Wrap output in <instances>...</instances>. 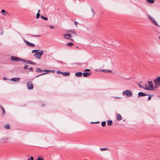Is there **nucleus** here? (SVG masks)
I'll return each instance as SVG.
<instances>
[{
    "label": "nucleus",
    "instance_id": "nucleus-14",
    "mask_svg": "<svg viewBox=\"0 0 160 160\" xmlns=\"http://www.w3.org/2000/svg\"><path fill=\"white\" fill-rule=\"evenodd\" d=\"M116 118L117 119L118 121L121 120L122 119V118L121 115L120 114L118 113H117V114Z\"/></svg>",
    "mask_w": 160,
    "mask_h": 160
},
{
    "label": "nucleus",
    "instance_id": "nucleus-21",
    "mask_svg": "<svg viewBox=\"0 0 160 160\" xmlns=\"http://www.w3.org/2000/svg\"><path fill=\"white\" fill-rule=\"evenodd\" d=\"M4 127L7 129H9L10 128V125L8 124H6L5 125Z\"/></svg>",
    "mask_w": 160,
    "mask_h": 160
},
{
    "label": "nucleus",
    "instance_id": "nucleus-11",
    "mask_svg": "<svg viewBox=\"0 0 160 160\" xmlns=\"http://www.w3.org/2000/svg\"><path fill=\"white\" fill-rule=\"evenodd\" d=\"M68 32L70 33V34H72V37H75L77 35L76 32L74 31H69Z\"/></svg>",
    "mask_w": 160,
    "mask_h": 160
},
{
    "label": "nucleus",
    "instance_id": "nucleus-3",
    "mask_svg": "<svg viewBox=\"0 0 160 160\" xmlns=\"http://www.w3.org/2000/svg\"><path fill=\"white\" fill-rule=\"evenodd\" d=\"M122 95H125L127 97H130L132 96V94L130 90H127L122 92Z\"/></svg>",
    "mask_w": 160,
    "mask_h": 160
},
{
    "label": "nucleus",
    "instance_id": "nucleus-37",
    "mask_svg": "<svg viewBox=\"0 0 160 160\" xmlns=\"http://www.w3.org/2000/svg\"><path fill=\"white\" fill-rule=\"evenodd\" d=\"M33 36H34L35 37H40L41 36V35H33Z\"/></svg>",
    "mask_w": 160,
    "mask_h": 160
},
{
    "label": "nucleus",
    "instance_id": "nucleus-40",
    "mask_svg": "<svg viewBox=\"0 0 160 160\" xmlns=\"http://www.w3.org/2000/svg\"><path fill=\"white\" fill-rule=\"evenodd\" d=\"M50 28H54V27L53 26H50Z\"/></svg>",
    "mask_w": 160,
    "mask_h": 160
},
{
    "label": "nucleus",
    "instance_id": "nucleus-44",
    "mask_svg": "<svg viewBox=\"0 0 160 160\" xmlns=\"http://www.w3.org/2000/svg\"><path fill=\"white\" fill-rule=\"evenodd\" d=\"M3 79L4 80H6V78L5 77H4Z\"/></svg>",
    "mask_w": 160,
    "mask_h": 160
},
{
    "label": "nucleus",
    "instance_id": "nucleus-18",
    "mask_svg": "<svg viewBox=\"0 0 160 160\" xmlns=\"http://www.w3.org/2000/svg\"><path fill=\"white\" fill-rule=\"evenodd\" d=\"M82 73L81 72H78L75 73V75L78 77H80L82 76Z\"/></svg>",
    "mask_w": 160,
    "mask_h": 160
},
{
    "label": "nucleus",
    "instance_id": "nucleus-23",
    "mask_svg": "<svg viewBox=\"0 0 160 160\" xmlns=\"http://www.w3.org/2000/svg\"><path fill=\"white\" fill-rule=\"evenodd\" d=\"M147 2L149 3H153L154 2V0H146Z\"/></svg>",
    "mask_w": 160,
    "mask_h": 160
},
{
    "label": "nucleus",
    "instance_id": "nucleus-9",
    "mask_svg": "<svg viewBox=\"0 0 160 160\" xmlns=\"http://www.w3.org/2000/svg\"><path fill=\"white\" fill-rule=\"evenodd\" d=\"M72 34H64L63 35L64 38L66 39H69L70 37H72Z\"/></svg>",
    "mask_w": 160,
    "mask_h": 160
},
{
    "label": "nucleus",
    "instance_id": "nucleus-2",
    "mask_svg": "<svg viewBox=\"0 0 160 160\" xmlns=\"http://www.w3.org/2000/svg\"><path fill=\"white\" fill-rule=\"evenodd\" d=\"M154 82L155 83V88H157L159 87L160 86V77H158L154 79Z\"/></svg>",
    "mask_w": 160,
    "mask_h": 160
},
{
    "label": "nucleus",
    "instance_id": "nucleus-24",
    "mask_svg": "<svg viewBox=\"0 0 160 160\" xmlns=\"http://www.w3.org/2000/svg\"><path fill=\"white\" fill-rule=\"evenodd\" d=\"M73 45V44L72 42H69L67 44V46L71 47Z\"/></svg>",
    "mask_w": 160,
    "mask_h": 160
},
{
    "label": "nucleus",
    "instance_id": "nucleus-17",
    "mask_svg": "<svg viewBox=\"0 0 160 160\" xmlns=\"http://www.w3.org/2000/svg\"><path fill=\"white\" fill-rule=\"evenodd\" d=\"M2 13L3 14V15L6 16L7 14L9 15V14L7 12L4 10L2 9L1 11Z\"/></svg>",
    "mask_w": 160,
    "mask_h": 160
},
{
    "label": "nucleus",
    "instance_id": "nucleus-30",
    "mask_svg": "<svg viewBox=\"0 0 160 160\" xmlns=\"http://www.w3.org/2000/svg\"><path fill=\"white\" fill-rule=\"evenodd\" d=\"M34 159L32 157H31L30 158L28 159V160H33Z\"/></svg>",
    "mask_w": 160,
    "mask_h": 160
},
{
    "label": "nucleus",
    "instance_id": "nucleus-22",
    "mask_svg": "<svg viewBox=\"0 0 160 160\" xmlns=\"http://www.w3.org/2000/svg\"><path fill=\"white\" fill-rule=\"evenodd\" d=\"M41 18H42V19L44 20H48V18L47 17H44L43 16L41 15Z\"/></svg>",
    "mask_w": 160,
    "mask_h": 160
},
{
    "label": "nucleus",
    "instance_id": "nucleus-1",
    "mask_svg": "<svg viewBox=\"0 0 160 160\" xmlns=\"http://www.w3.org/2000/svg\"><path fill=\"white\" fill-rule=\"evenodd\" d=\"M145 87L143 88L145 89L151 90L154 89V87L152 82L151 81L148 82L145 85Z\"/></svg>",
    "mask_w": 160,
    "mask_h": 160
},
{
    "label": "nucleus",
    "instance_id": "nucleus-6",
    "mask_svg": "<svg viewBox=\"0 0 160 160\" xmlns=\"http://www.w3.org/2000/svg\"><path fill=\"white\" fill-rule=\"evenodd\" d=\"M148 17L149 18L150 20L156 26L158 25L157 22L155 21L154 18L153 17L149 15H148Z\"/></svg>",
    "mask_w": 160,
    "mask_h": 160
},
{
    "label": "nucleus",
    "instance_id": "nucleus-33",
    "mask_svg": "<svg viewBox=\"0 0 160 160\" xmlns=\"http://www.w3.org/2000/svg\"><path fill=\"white\" fill-rule=\"evenodd\" d=\"M28 65H25V66L24 67H23V68L24 69H26L27 67H28Z\"/></svg>",
    "mask_w": 160,
    "mask_h": 160
},
{
    "label": "nucleus",
    "instance_id": "nucleus-13",
    "mask_svg": "<svg viewBox=\"0 0 160 160\" xmlns=\"http://www.w3.org/2000/svg\"><path fill=\"white\" fill-rule=\"evenodd\" d=\"M91 74V73L90 72H84L83 73V76L84 77H87L90 75Z\"/></svg>",
    "mask_w": 160,
    "mask_h": 160
},
{
    "label": "nucleus",
    "instance_id": "nucleus-7",
    "mask_svg": "<svg viewBox=\"0 0 160 160\" xmlns=\"http://www.w3.org/2000/svg\"><path fill=\"white\" fill-rule=\"evenodd\" d=\"M11 60L14 61H18L22 60V59L17 57L12 56L11 57Z\"/></svg>",
    "mask_w": 160,
    "mask_h": 160
},
{
    "label": "nucleus",
    "instance_id": "nucleus-25",
    "mask_svg": "<svg viewBox=\"0 0 160 160\" xmlns=\"http://www.w3.org/2000/svg\"><path fill=\"white\" fill-rule=\"evenodd\" d=\"M106 124V122L105 121H103L102 122L101 125L102 127H105Z\"/></svg>",
    "mask_w": 160,
    "mask_h": 160
},
{
    "label": "nucleus",
    "instance_id": "nucleus-41",
    "mask_svg": "<svg viewBox=\"0 0 160 160\" xmlns=\"http://www.w3.org/2000/svg\"><path fill=\"white\" fill-rule=\"evenodd\" d=\"M98 122H91V123H98Z\"/></svg>",
    "mask_w": 160,
    "mask_h": 160
},
{
    "label": "nucleus",
    "instance_id": "nucleus-32",
    "mask_svg": "<svg viewBox=\"0 0 160 160\" xmlns=\"http://www.w3.org/2000/svg\"><path fill=\"white\" fill-rule=\"evenodd\" d=\"M74 22L75 24L76 25V26L77 27V25L78 23V22L75 21H74Z\"/></svg>",
    "mask_w": 160,
    "mask_h": 160
},
{
    "label": "nucleus",
    "instance_id": "nucleus-45",
    "mask_svg": "<svg viewBox=\"0 0 160 160\" xmlns=\"http://www.w3.org/2000/svg\"><path fill=\"white\" fill-rule=\"evenodd\" d=\"M109 71H110V72H111V71L110 70H109Z\"/></svg>",
    "mask_w": 160,
    "mask_h": 160
},
{
    "label": "nucleus",
    "instance_id": "nucleus-26",
    "mask_svg": "<svg viewBox=\"0 0 160 160\" xmlns=\"http://www.w3.org/2000/svg\"><path fill=\"white\" fill-rule=\"evenodd\" d=\"M40 10H38V12L37 13V17H36V18H39L40 17V14L39 13V12H40Z\"/></svg>",
    "mask_w": 160,
    "mask_h": 160
},
{
    "label": "nucleus",
    "instance_id": "nucleus-35",
    "mask_svg": "<svg viewBox=\"0 0 160 160\" xmlns=\"http://www.w3.org/2000/svg\"><path fill=\"white\" fill-rule=\"evenodd\" d=\"M62 72H61L59 71H58L57 72V73H59V74H62Z\"/></svg>",
    "mask_w": 160,
    "mask_h": 160
},
{
    "label": "nucleus",
    "instance_id": "nucleus-27",
    "mask_svg": "<svg viewBox=\"0 0 160 160\" xmlns=\"http://www.w3.org/2000/svg\"><path fill=\"white\" fill-rule=\"evenodd\" d=\"M39 51V50H38V49H37V50H33L32 51V53H34V52H35L36 53V52H38V51Z\"/></svg>",
    "mask_w": 160,
    "mask_h": 160
},
{
    "label": "nucleus",
    "instance_id": "nucleus-8",
    "mask_svg": "<svg viewBox=\"0 0 160 160\" xmlns=\"http://www.w3.org/2000/svg\"><path fill=\"white\" fill-rule=\"evenodd\" d=\"M27 85L29 89H32L33 88V84L30 81L27 83Z\"/></svg>",
    "mask_w": 160,
    "mask_h": 160
},
{
    "label": "nucleus",
    "instance_id": "nucleus-34",
    "mask_svg": "<svg viewBox=\"0 0 160 160\" xmlns=\"http://www.w3.org/2000/svg\"><path fill=\"white\" fill-rule=\"evenodd\" d=\"M37 160H43V159H41L40 157H39Z\"/></svg>",
    "mask_w": 160,
    "mask_h": 160
},
{
    "label": "nucleus",
    "instance_id": "nucleus-28",
    "mask_svg": "<svg viewBox=\"0 0 160 160\" xmlns=\"http://www.w3.org/2000/svg\"><path fill=\"white\" fill-rule=\"evenodd\" d=\"M108 149V148H100V149L102 150V151H105V150H107Z\"/></svg>",
    "mask_w": 160,
    "mask_h": 160
},
{
    "label": "nucleus",
    "instance_id": "nucleus-15",
    "mask_svg": "<svg viewBox=\"0 0 160 160\" xmlns=\"http://www.w3.org/2000/svg\"><path fill=\"white\" fill-rule=\"evenodd\" d=\"M147 95L146 94L142 92H139L138 93V97H143Z\"/></svg>",
    "mask_w": 160,
    "mask_h": 160
},
{
    "label": "nucleus",
    "instance_id": "nucleus-4",
    "mask_svg": "<svg viewBox=\"0 0 160 160\" xmlns=\"http://www.w3.org/2000/svg\"><path fill=\"white\" fill-rule=\"evenodd\" d=\"M49 71H49L48 70H42L40 68H37L36 69V72H45L42 73V74H40L39 75L37 76L36 77H38L42 75H44L45 74H47Z\"/></svg>",
    "mask_w": 160,
    "mask_h": 160
},
{
    "label": "nucleus",
    "instance_id": "nucleus-39",
    "mask_svg": "<svg viewBox=\"0 0 160 160\" xmlns=\"http://www.w3.org/2000/svg\"><path fill=\"white\" fill-rule=\"evenodd\" d=\"M29 69L30 70L32 71V70H33V68H30Z\"/></svg>",
    "mask_w": 160,
    "mask_h": 160
},
{
    "label": "nucleus",
    "instance_id": "nucleus-43",
    "mask_svg": "<svg viewBox=\"0 0 160 160\" xmlns=\"http://www.w3.org/2000/svg\"><path fill=\"white\" fill-rule=\"evenodd\" d=\"M139 86L140 87V88H142V86H141V85H139Z\"/></svg>",
    "mask_w": 160,
    "mask_h": 160
},
{
    "label": "nucleus",
    "instance_id": "nucleus-29",
    "mask_svg": "<svg viewBox=\"0 0 160 160\" xmlns=\"http://www.w3.org/2000/svg\"><path fill=\"white\" fill-rule=\"evenodd\" d=\"M1 108L2 109V111H3V114H4L5 113V110H4V108L2 107L1 106Z\"/></svg>",
    "mask_w": 160,
    "mask_h": 160
},
{
    "label": "nucleus",
    "instance_id": "nucleus-31",
    "mask_svg": "<svg viewBox=\"0 0 160 160\" xmlns=\"http://www.w3.org/2000/svg\"><path fill=\"white\" fill-rule=\"evenodd\" d=\"M90 71V69H86L84 70V71Z\"/></svg>",
    "mask_w": 160,
    "mask_h": 160
},
{
    "label": "nucleus",
    "instance_id": "nucleus-10",
    "mask_svg": "<svg viewBox=\"0 0 160 160\" xmlns=\"http://www.w3.org/2000/svg\"><path fill=\"white\" fill-rule=\"evenodd\" d=\"M24 41L26 43V44L27 45H28V46H31V47H34L35 46L34 44L33 43H30L26 40H24Z\"/></svg>",
    "mask_w": 160,
    "mask_h": 160
},
{
    "label": "nucleus",
    "instance_id": "nucleus-20",
    "mask_svg": "<svg viewBox=\"0 0 160 160\" xmlns=\"http://www.w3.org/2000/svg\"><path fill=\"white\" fill-rule=\"evenodd\" d=\"M27 63H28V64H33V65L36 64L35 63L33 62L30 61H27Z\"/></svg>",
    "mask_w": 160,
    "mask_h": 160
},
{
    "label": "nucleus",
    "instance_id": "nucleus-19",
    "mask_svg": "<svg viewBox=\"0 0 160 160\" xmlns=\"http://www.w3.org/2000/svg\"><path fill=\"white\" fill-rule=\"evenodd\" d=\"M107 124L108 126H111L112 123V120H108L107 121Z\"/></svg>",
    "mask_w": 160,
    "mask_h": 160
},
{
    "label": "nucleus",
    "instance_id": "nucleus-38",
    "mask_svg": "<svg viewBox=\"0 0 160 160\" xmlns=\"http://www.w3.org/2000/svg\"><path fill=\"white\" fill-rule=\"evenodd\" d=\"M151 96H149V97H148V100L149 101L150 99H151Z\"/></svg>",
    "mask_w": 160,
    "mask_h": 160
},
{
    "label": "nucleus",
    "instance_id": "nucleus-42",
    "mask_svg": "<svg viewBox=\"0 0 160 160\" xmlns=\"http://www.w3.org/2000/svg\"><path fill=\"white\" fill-rule=\"evenodd\" d=\"M70 39V40L71 41H73V39H72V38H69Z\"/></svg>",
    "mask_w": 160,
    "mask_h": 160
},
{
    "label": "nucleus",
    "instance_id": "nucleus-12",
    "mask_svg": "<svg viewBox=\"0 0 160 160\" xmlns=\"http://www.w3.org/2000/svg\"><path fill=\"white\" fill-rule=\"evenodd\" d=\"M20 78H15L11 79V80L12 81L15 82H19L20 81Z\"/></svg>",
    "mask_w": 160,
    "mask_h": 160
},
{
    "label": "nucleus",
    "instance_id": "nucleus-16",
    "mask_svg": "<svg viewBox=\"0 0 160 160\" xmlns=\"http://www.w3.org/2000/svg\"><path fill=\"white\" fill-rule=\"evenodd\" d=\"M70 73L69 72H62V75L64 76H68L70 75Z\"/></svg>",
    "mask_w": 160,
    "mask_h": 160
},
{
    "label": "nucleus",
    "instance_id": "nucleus-5",
    "mask_svg": "<svg viewBox=\"0 0 160 160\" xmlns=\"http://www.w3.org/2000/svg\"><path fill=\"white\" fill-rule=\"evenodd\" d=\"M43 50H41L39 52H36L34 54V56H35L37 58L40 59L41 57L43 54Z\"/></svg>",
    "mask_w": 160,
    "mask_h": 160
},
{
    "label": "nucleus",
    "instance_id": "nucleus-36",
    "mask_svg": "<svg viewBox=\"0 0 160 160\" xmlns=\"http://www.w3.org/2000/svg\"><path fill=\"white\" fill-rule=\"evenodd\" d=\"M114 98L117 99H120L121 98L119 97H114Z\"/></svg>",
    "mask_w": 160,
    "mask_h": 160
}]
</instances>
